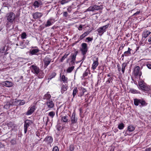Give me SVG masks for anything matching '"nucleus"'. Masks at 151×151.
<instances>
[{
    "mask_svg": "<svg viewBox=\"0 0 151 151\" xmlns=\"http://www.w3.org/2000/svg\"><path fill=\"white\" fill-rule=\"evenodd\" d=\"M80 50L83 55H86L88 51L87 45L86 43H83L82 44L81 48Z\"/></svg>",
    "mask_w": 151,
    "mask_h": 151,
    "instance_id": "10",
    "label": "nucleus"
},
{
    "mask_svg": "<svg viewBox=\"0 0 151 151\" xmlns=\"http://www.w3.org/2000/svg\"><path fill=\"white\" fill-rule=\"evenodd\" d=\"M86 42H89L93 40V38H86Z\"/></svg>",
    "mask_w": 151,
    "mask_h": 151,
    "instance_id": "61",
    "label": "nucleus"
},
{
    "mask_svg": "<svg viewBox=\"0 0 151 151\" xmlns=\"http://www.w3.org/2000/svg\"><path fill=\"white\" fill-rule=\"evenodd\" d=\"M43 61L44 63V67L46 68L51 62V59L49 56H47L43 59Z\"/></svg>",
    "mask_w": 151,
    "mask_h": 151,
    "instance_id": "11",
    "label": "nucleus"
},
{
    "mask_svg": "<svg viewBox=\"0 0 151 151\" xmlns=\"http://www.w3.org/2000/svg\"><path fill=\"white\" fill-rule=\"evenodd\" d=\"M68 16V13L67 12H63V16L64 17L66 18Z\"/></svg>",
    "mask_w": 151,
    "mask_h": 151,
    "instance_id": "54",
    "label": "nucleus"
},
{
    "mask_svg": "<svg viewBox=\"0 0 151 151\" xmlns=\"http://www.w3.org/2000/svg\"><path fill=\"white\" fill-rule=\"evenodd\" d=\"M33 18L35 19H37L40 18L43 15L42 13L36 12L33 13L32 14Z\"/></svg>",
    "mask_w": 151,
    "mask_h": 151,
    "instance_id": "13",
    "label": "nucleus"
},
{
    "mask_svg": "<svg viewBox=\"0 0 151 151\" xmlns=\"http://www.w3.org/2000/svg\"><path fill=\"white\" fill-rule=\"evenodd\" d=\"M124 54L125 56H127V55L131 54L129 52H128L127 51L125 52L124 53Z\"/></svg>",
    "mask_w": 151,
    "mask_h": 151,
    "instance_id": "62",
    "label": "nucleus"
},
{
    "mask_svg": "<svg viewBox=\"0 0 151 151\" xmlns=\"http://www.w3.org/2000/svg\"><path fill=\"white\" fill-rule=\"evenodd\" d=\"M130 131H129L128 129L126 130H124L123 132V133L124 134V136H126L127 135H131Z\"/></svg>",
    "mask_w": 151,
    "mask_h": 151,
    "instance_id": "38",
    "label": "nucleus"
},
{
    "mask_svg": "<svg viewBox=\"0 0 151 151\" xmlns=\"http://www.w3.org/2000/svg\"><path fill=\"white\" fill-rule=\"evenodd\" d=\"M109 25V24L104 26L102 27H99L97 30V32L99 33V35H101L106 31V29H107Z\"/></svg>",
    "mask_w": 151,
    "mask_h": 151,
    "instance_id": "6",
    "label": "nucleus"
},
{
    "mask_svg": "<svg viewBox=\"0 0 151 151\" xmlns=\"http://www.w3.org/2000/svg\"><path fill=\"white\" fill-rule=\"evenodd\" d=\"M115 148V147L114 146H112L110 148L109 151H114Z\"/></svg>",
    "mask_w": 151,
    "mask_h": 151,
    "instance_id": "63",
    "label": "nucleus"
},
{
    "mask_svg": "<svg viewBox=\"0 0 151 151\" xmlns=\"http://www.w3.org/2000/svg\"><path fill=\"white\" fill-rule=\"evenodd\" d=\"M117 67L118 68V70L119 72L121 71V67L120 66V65L119 64L117 65Z\"/></svg>",
    "mask_w": 151,
    "mask_h": 151,
    "instance_id": "60",
    "label": "nucleus"
},
{
    "mask_svg": "<svg viewBox=\"0 0 151 151\" xmlns=\"http://www.w3.org/2000/svg\"><path fill=\"white\" fill-rule=\"evenodd\" d=\"M6 47V45L3 46V47H1L0 49V52L1 53H3L4 52V51L5 50Z\"/></svg>",
    "mask_w": 151,
    "mask_h": 151,
    "instance_id": "52",
    "label": "nucleus"
},
{
    "mask_svg": "<svg viewBox=\"0 0 151 151\" xmlns=\"http://www.w3.org/2000/svg\"><path fill=\"white\" fill-rule=\"evenodd\" d=\"M87 10L88 11H92L93 12L95 11V9H94V6H90Z\"/></svg>",
    "mask_w": 151,
    "mask_h": 151,
    "instance_id": "44",
    "label": "nucleus"
},
{
    "mask_svg": "<svg viewBox=\"0 0 151 151\" xmlns=\"http://www.w3.org/2000/svg\"><path fill=\"white\" fill-rule=\"evenodd\" d=\"M138 84L140 88L142 90L148 91L150 89L148 87L147 85L143 81L138 82Z\"/></svg>",
    "mask_w": 151,
    "mask_h": 151,
    "instance_id": "3",
    "label": "nucleus"
},
{
    "mask_svg": "<svg viewBox=\"0 0 151 151\" xmlns=\"http://www.w3.org/2000/svg\"><path fill=\"white\" fill-rule=\"evenodd\" d=\"M14 124L13 122H9L6 124V125L9 127H12Z\"/></svg>",
    "mask_w": 151,
    "mask_h": 151,
    "instance_id": "47",
    "label": "nucleus"
},
{
    "mask_svg": "<svg viewBox=\"0 0 151 151\" xmlns=\"http://www.w3.org/2000/svg\"><path fill=\"white\" fill-rule=\"evenodd\" d=\"M144 40L145 39L143 40V38H142L141 40L139 42V45H144L145 43V41Z\"/></svg>",
    "mask_w": 151,
    "mask_h": 151,
    "instance_id": "46",
    "label": "nucleus"
},
{
    "mask_svg": "<svg viewBox=\"0 0 151 151\" xmlns=\"http://www.w3.org/2000/svg\"><path fill=\"white\" fill-rule=\"evenodd\" d=\"M70 53H67L66 52L64 56H63L60 59V61L61 62H63V60L67 58V56L69 55Z\"/></svg>",
    "mask_w": 151,
    "mask_h": 151,
    "instance_id": "33",
    "label": "nucleus"
},
{
    "mask_svg": "<svg viewBox=\"0 0 151 151\" xmlns=\"http://www.w3.org/2000/svg\"><path fill=\"white\" fill-rule=\"evenodd\" d=\"M84 25H83L82 24L80 25L79 27H78V29L80 30L81 31L82 30L83 28Z\"/></svg>",
    "mask_w": 151,
    "mask_h": 151,
    "instance_id": "53",
    "label": "nucleus"
},
{
    "mask_svg": "<svg viewBox=\"0 0 151 151\" xmlns=\"http://www.w3.org/2000/svg\"><path fill=\"white\" fill-rule=\"evenodd\" d=\"M76 113L75 112H74L71 116L70 118L71 123L70 125H72L74 124L77 122V118H76Z\"/></svg>",
    "mask_w": 151,
    "mask_h": 151,
    "instance_id": "12",
    "label": "nucleus"
},
{
    "mask_svg": "<svg viewBox=\"0 0 151 151\" xmlns=\"http://www.w3.org/2000/svg\"><path fill=\"white\" fill-rule=\"evenodd\" d=\"M56 127L57 128V129L58 131H60L61 127L60 126V124L59 123L56 126Z\"/></svg>",
    "mask_w": 151,
    "mask_h": 151,
    "instance_id": "56",
    "label": "nucleus"
},
{
    "mask_svg": "<svg viewBox=\"0 0 151 151\" xmlns=\"http://www.w3.org/2000/svg\"><path fill=\"white\" fill-rule=\"evenodd\" d=\"M114 79L113 77L108 78L106 82V84H109L111 83H112V81Z\"/></svg>",
    "mask_w": 151,
    "mask_h": 151,
    "instance_id": "32",
    "label": "nucleus"
},
{
    "mask_svg": "<svg viewBox=\"0 0 151 151\" xmlns=\"http://www.w3.org/2000/svg\"><path fill=\"white\" fill-rule=\"evenodd\" d=\"M78 89L79 92L78 93V96L81 97L84 95V93L86 91V90L84 88L82 87L79 88Z\"/></svg>",
    "mask_w": 151,
    "mask_h": 151,
    "instance_id": "14",
    "label": "nucleus"
},
{
    "mask_svg": "<svg viewBox=\"0 0 151 151\" xmlns=\"http://www.w3.org/2000/svg\"><path fill=\"white\" fill-rule=\"evenodd\" d=\"M35 8H38L40 5V3L37 1H35L33 4Z\"/></svg>",
    "mask_w": 151,
    "mask_h": 151,
    "instance_id": "34",
    "label": "nucleus"
},
{
    "mask_svg": "<svg viewBox=\"0 0 151 151\" xmlns=\"http://www.w3.org/2000/svg\"><path fill=\"white\" fill-rule=\"evenodd\" d=\"M49 93V92H48L45 95L43 98L44 99H46L48 100H50V99L51 97V96L50 94L48 93Z\"/></svg>",
    "mask_w": 151,
    "mask_h": 151,
    "instance_id": "30",
    "label": "nucleus"
},
{
    "mask_svg": "<svg viewBox=\"0 0 151 151\" xmlns=\"http://www.w3.org/2000/svg\"><path fill=\"white\" fill-rule=\"evenodd\" d=\"M28 44H29V41L27 40H23L20 42L19 45L23 47H26V45H28Z\"/></svg>",
    "mask_w": 151,
    "mask_h": 151,
    "instance_id": "19",
    "label": "nucleus"
},
{
    "mask_svg": "<svg viewBox=\"0 0 151 151\" xmlns=\"http://www.w3.org/2000/svg\"><path fill=\"white\" fill-rule=\"evenodd\" d=\"M68 78L67 77H65V76L63 75L61 77V80L63 82L65 83H67L68 82Z\"/></svg>",
    "mask_w": 151,
    "mask_h": 151,
    "instance_id": "35",
    "label": "nucleus"
},
{
    "mask_svg": "<svg viewBox=\"0 0 151 151\" xmlns=\"http://www.w3.org/2000/svg\"><path fill=\"white\" fill-rule=\"evenodd\" d=\"M39 50L37 47H32V49L29 50V53L30 55H38L39 54Z\"/></svg>",
    "mask_w": 151,
    "mask_h": 151,
    "instance_id": "9",
    "label": "nucleus"
},
{
    "mask_svg": "<svg viewBox=\"0 0 151 151\" xmlns=\"http://www.w3.org/2000/svg\"><path fill=\"white\" fill-rule=\"evenodd\" d=\"M151 33V32L149 31H144L142 34V38H146Z\"/></svg>",
    "mask_w": 151,
    "mask_h": 151,
    "instance_id": "25",
    "label": "nucleus"
},
{
    "mask_svg": "<svg viewBox=\"0 0 151 151\" xmlns=\"http://www.w3.org/2000/svg\"><path fill=\"white\" fill-rule=\"evenodd\" d=\"M51 19L48 20L47 22L45 24V27H49L52 24V23L51 22Z\"/></svg>",
    "mask_w": 151,
    "mask_h": 151,
    "instance_id": "39",
    "label": "nucleus"
},
{
    "mask_svg": "<svg viewBox=\"0 0 151 151\" xmlns=\"http://www.w3.org/2000/svg\"><path fill=\"white\" fill-rule=\"evenodd\" d=\"M46 104L48 107L50 109L53 108L54 106V103L51 100H47Z\"/></svg>",
    "mask_w": 151,
    "mask_h": 151,
    "instance_id": "18",
    "label": "nucleus"
},
{
    "mask_svg": "<svg viewBox=\"0 0 151 151\" xmlns=\"http://www.w3.org/2000/svg\"><path fill=\"white\" fill-rule=\"evenodd\" d=\"M55 114V113L53 111H51L49 113L48 115L52 118H53Z\"/></svg>",
    "mask_w": 151,
    "mask_h": 151,
    "instance_id": "50",
    "label": "nucleus"
},
{
    "mask_svg": "<svg viewBox=\"0 0 151 151\" xmlns=\"http://www.w3.org/2000/svg\"><path fill=\"white\" fill-rule=\"evenodd\" d=\"M52 151H59L58 147L57 146L54 147Z\"/></svg>",
    "mask_w": 151,
    "mask_h": 151,
    "instance_id": "57",
    "label": "nucleus"
},
{
    "mask_svg": "<svg viewBox=\"0 0 151 151\" xmlns=\"http://www.w3.org/2000/svg\"><path fill=\"white\" fill-rule=\"evenodd\" d=\"M20 101V100H18L17 99H15V101H12V102H13V106L14 105L16 106H18L19 104L18 103Z\"/></svg>",
    "mask_w": 151,
    "mask_h": 151,
    "instance_id": "45",
    "label": "nucleus"
},
{
    "mask_svg": "<svg viewBox=\"0 0 151 151\" xmlns=\"http://www.w3.org/2000/svg\"><path fill=\"white\" fill-rule=\"evenodd\" d=\"M16 16L13 12H10L6 14L5 18L6 19V25L7 27H9V24H13L16 22Z\"/></svg>",
    "mask_w": 151,
    "mask_h": 151,
    "instance_id": "1",
    "label": "nucleus"
},
{
    "mask_svg": "<svg viewBox=\"0 0 151 151\" xmlns=\"http://www.w3.org/2000/svg\"><path fill=\"white\" fill-rule=\"evenodd\" d=\"M127 63H124L122 65V68L121 69L123 73H124L125 72V68L127 66Z\"/></svg>",
    "mask_w": 151,
    "mask_h": 151,
    "instance_id": "31",
    "label": "nucleus"
},
{
    "mask_svg": "<svg viewBox=\"0 0 151 151\" xmlns=\"http://www.w3.org/2000/svg\"><path fill=\"white\" fill-rule=\"evenodd\" d=\"M2 85L7 87H11L13 86V84L12 82L6 81L2 83Z\"/></svg>",
    "mask_w": 151,
    "mask_h": 151,
    "instance_id": "20",
    "label": "nucleus"
},
{
    "mask_svg": "<svg viewBox=\"0 0 151 151\" xmlns=\"http://www.w3.org/2000/svg\"><path fill=\"white\" fill-rule=\"evenodd\" d=\"M30 68L31 72L36 75L38 74L40 70L39 68L35 65H31Z\"/></svg>",
    "mask_w": 151,
    "mask_h": 151,
    "instance_id": "8",
    "label": "nucleus"
},
{
    "mask_svg": "<svg viewBox=\"0 0 151 151\" xmlns=\"http://www.w3.org/2000/svg\"><path fill=\"white\" fill-rule=\"evenodd\" d=\"M78 88L77 87H74L73 91V92L72 93V95L73 96V98L72 99H73V98H74L75 96L76 95L77 93L78 94Z\"/></svg>",
    "mask_w": 151,
    "mask_h": 151,
    "instance_id": "26",
    "label": "nucleus"
},
{
    "mask_svg": "<svg viewBox=\"0 0 151 151\" xmlns=\"http://www.w3.org/2000/svg\"><path fill=\"white\" fill-rule=\"evenodd\" d=\"M35 107L36 106H33L30 108L29 107V109L26 113V115H29L32 114L35 111Z\"/></svg>",
    "mask_w": 151,
    "mask_h": 151,
    "instance_id": "15",
    "label": "nucleus"
},
{
    "mask_svg": "<svg viewBox=\"0 0 151 151\" xmlns=\"http://www.w3.org/2000/svg\"><path fill=\"white\" fill-rule=\"evenodd\" d=\"M56 75V73L55 72H53L49 76L48 78V80H49L48 82L49 83V81L52 79V78H54Z\"/></svg>",
    "mask_w": 151,
    "mask_h": 151,
    "instance_id": "28",
    "label": "nucleus"
},
{
    "mask_svg": "<svg viewBox=\"0 0 151 151\" xmlns=\"http://www.w3.org/2000/svg\"><path fill=\"white\" fill-rule=\"evenodd\" d=\"M68 89V86L66 84L63 85L61 88V92L62 94L64 93L65 91H67Z\"/></svg>",
    "mask_w": 151,
    "mask_h": 151,
    "instance_id": "23",
    "label": "nucleus"
},
{
    "mask_svg": "<svg viewBox=\"0 0 151 151\" xmlns=\"http://www.w3.org/2000/svg\"><path fill=\"white\" fill-rule=\"evenodd\" d=\"M134 103L135 105L136 106H137L140 104L141 105H139L140 106H146L147 104L145 100L137 99H134Z\"/></svg>",
    "mask_w": 151,
    "mask_h": 151,
    "instance_id": "4",
    "label": "nucleus"
},
{
    "mask_svg": "<svg viewBox=\"0 0 151 151\" xmlns=\"http://www.w3.org/2000/svg\"><path fill=\"white\" fill-rule=\"evenodd\" d=\"M89 71V70L87 69L83 73L82 76V78H84L85 77L87 76L88 75V72Z\"/></svg>",
    "mask_w": 151,
    "mask_h": 151,
    "instance_id": "42",
    "label": "nucleus"
},
{
    "mask_svg": "<svg viewBox=\"0 0 151 151\" xmlns=\"http://www.w3.org/2000/svg\"><path fill=\"white\" fill-rule=\"evenodd\" d=\"M124 127V124L122 123L118 125V128L119 129H122Z\"/></svg>",
    "mask_w": 151,
    "mask_h": 151,
    "instance_id": "43",
    "label": "nucleus"
},
{
    "mask_svg": "<svg viewBox=\"0 0 151 151\" xmlns=\"http://www.w3.org/2000/svg\"><path fill=\"white\" fill-rule=\"evenodd\" d=\"M9 38H8V39H7L6 38V39L5 40V41H6V42H7V43L8 44L9 42H8V41H9V43L10 44H14V42H12V41H10V40H9Z\"/></svg>",
    "mask_w": 151,
    "mask_h": 151,
    "instance_id": "58",
    "label": "nucleus"
},
{
    "mask_svg": "<svg viewBox=\"0 0 151 151\" xmlns=\"http://www.w3.org/2000/svg\"><path fill=\"white\" fill-rule=\"evenodd\" d=\"M13 102H12V101H10L7 102L6 104L4 106V108L6 109H8L10 108L11 106H13Z\"/></svg>",
    "mask_w": 151,
    "mask_h": 151,
    "instance_id": "22",
    "label": "nucleus"
},
{
    "mask_svg": "<svg viewBox=\"0 0 151 151\" xmlns=\"http://www.w3.org/2000/svg\"><path fill=\"white\" fill-rule=\"evenodd\" d=\"M130 92H131V93H138V92L136 90L133 89H130Z\"/></svg>",
    "mask_w": 151,
    "mask_h": 151,
    "instance_id": "48",
    "label": "nucleus"
},
{
    "mask_svg": "<svg viewBox=\"0 0 151 151\" xmlns=\"http://www.w3.org/2000/svg\"><path fill=\"white\" fill-rule=\"evenodd\" d=\"M95 11L99 10L101 9V6H98L97 5H93Z\"/></svg>",
    "mask_w": 151,
    "mask_h": 151,
    "instance_id": "41",
    "label": "nucleus"
},
{
    "mask_svg": "<svg viewBox=\"0 0 151 151\" xmlns=\"http://www.w3.org/2000/svg\"><path fill=\"white\" fill-rule=\"evenodd\" d=\"M36 75L38 76V78H42L44 77V73L42 70H40L38 74Z\"/></svg>",
    "mask_w": 151,
    "mask_h": 151,
    "instance_id": "27",
    "label": "nucleus"
},
{
    "mask_svg": "<svg viewBox=\"0 0 151 151\" xmlns=\"http://www.w3.org/2000/svg\"><path fill=\"white\" fill-rule=\"evenodd\" d=\"M91 30H92L91 29H89L88 30L82 34L81 35L80 38H84L86 36L88 35Z\"/></svg>",
    "mask_w": 151,
    "mask_h": 151,
    "instance_id": "29",
    "label": "nucleus"
},
{
    "mask_svg": "<svg viewBox=\"0 0 151 151\" xmlns=\"http://www.w3.org/2000/svg\"><path fill=\"white\" fill-rule=\"evenodd\" d=\"M27 36V34L25 32H23L21 34V38H26Z\"/></svg>",
    "mask_w": 151,
    "mask_h": 151,
    "instance_id": "55",
    "label": "nucleus"
},
{
    "mask_svg": "<svg viewBox=\"0 0 151 151\" xmlns=\"http://www.w3.org/2000/svg\"><path fill=\"white\" fill-rule=\"evenodd\" d=\"M25 103V101L24 100H20L19 105H22L24 104Z\"/></svg>",
    "mask_w": 151,
    "mask_h": 151,
    "instance_id": "51",
    "label": "nucleus"
},
{
    "mask_svg": "<svg viewBox=\"0 0 151 151\" xmlns=\"http://www.w3.org/2000/svg\"><path fill=\"white\" fill-rule=\"evenodd\" d=\"M17 137L15 138H13L10 141L11 145H15L17 143Z\"/></svg>",
    "mask_w": 151,
    "mask_h": 151,
    "instance_id": "24",
    "label": "nucleus"
},
{
    "mask_svg": "<svg viewBox=\"0 0 151 151\" xmlns=\"http://www.w3.org/2000/svg\"><path fill=\"white\" fill-rule=\"evenodd\" d=\"M71 0H61L60 1V2L62 5H64L69 2Z\"/></svg>",
    "mask_w": 151,
    "mask_h": 151,
    "instance_id": "37",
    "label": "nucleus"
},
{
    "mask_svg": "<svg viewBox=\"0 0 151 151\" xmlns=\"http://www.w3.org/2000/svg\"><path fill=\"white\" fill-rule=\"evenodd\" d=\"M98 64V58H96V60L93 61V63L92 65V68L93 70H95L96 69Z\"/></svg>",
    "mask_w": 151,
    "mask_h": 151,
    "instance_id": "21",
    "label": "nucleus"
},
{
    "mask_svg": "<svg viewBox=\"0 0 151 151\" xmlns=\"http://www.w3.org/2000/svg\"><path fill=\"white\" fill-rule=\"evenodd\" d=\"M53 138L51 136H47L44 139V141L48 144H50L53 142Z\"/></svg>",
    "mask_w": 151,
    "mask_h": 151,
    "instance_id": "17",
    "label": "nucleus"
},
{
    "mask_svg": "<svg viewBox=\"0 0 151 151\" xmlns=\"http://www.w3.org/2000/svg\"><path fill=\"white\" fill-rule=\"evenodd\" d=\"M75 147L73 145H70L69 146V150L70 151H73L75 149Z\"/></svg>",
    "mask_w": 151,
    "mask_h": 151,
    "instance_id": "49",
    "label": "nucleus"
},
{
    "mask_svg": "<svg viewBox=\"0 0 151 151\" xmlns=\"http://www.w3.org/2000/svg\"><path fill=\"white\" fill-rule=\"evenodd\" d=\"M125 45V44L124 45L123 44H121V46L119 48V50H122L123 49V48Z\"/></svg>",
    "mask_w": 151,
    "mask_h": 151,
    "instance_id": "59",
    "label": "nucleus"
},
{
    "mask_svg": "<svg viewBox=\"0 0 151 151\" xmlns=\"http://www.w3.org/2000/svg\"><path fill=\"white\" fill-rule=\"evenodd\" d=\"M147 66L148 68L151 69V64H147Z\"/></svg>",
    "mask_w": 151,
    "mask_h": 151,
    "instance_id": "64",
    "label": "nucleus"
},
{
    "mask_svg": "<svg viewBox=\"0 0 151 151\" xmlns=\"http://www.w3.org/2000/svg\"><path fill=\"white\" fill-rule=\"evenodd\" d=\"M33 123V122L31 120L27 119L24 121V133L26 134L27 131L28 127Z\"/></svg>",
    "mask_w": 151,
    "mask_h": 151,
    "instance_id": "5",
    "label": "nucleus"
},
{
    "mask_svg": "<svg viewBox=\"0 0 151 151\" xmlns=\"http://www.w3.org/2000/svg\"><path fill=\"white\" fill-rule=\"evenodd\" d=\"M135 129L134 127L132 125L129 126L127 128V129L130 132L133 131Z\"/></svg>",
    "mask_w": 151,
    "mask_h": 151,
    "instance_id": "40",
    "label": "nucleus"
},
{
    "mask_svg": "<svg viewBox=\"0 0 151 151\" xmlns=\"http://www.w3.org/2000/svg\"><path fill=\"white\" fill-rule=\"evenodd\" d=\"M134 75L135 77H140L142 74L141 71H140V67L137 66L135 67L133 70Z\"/></svg>",
    "mask_w": 151,
    "mask_h": 151,
    "instance_id": "7",
    "label": "nucleus"
},
{
    "mask_svg": "<svg viewBox=\"0 0 151 151\" xmlns=\"http://www.w3.org/2000/svg\"><path fill=\"white\" fill-rule=\"evenodd\" d=\"M60 117L61 118V121L63 122L67 123L70 121L68 116L67 115L65 116H61Z\"/></svg>",
    "mask_w": 151,
    "mask_h": 151,
    "instance_id": "16",
    "label": "nucleus"
},
{
    "mask_svg": "<svg viewBox=\"0 0 151 151\" xmlns=\"http://www.w3.org/2000/svg\"><path fill=\"white\" fill-rule=\"evenodd\" d=\"M74 66H72L71 67H68L67 70V72L68 73H71L74 69Z\"/></svg>",
    "mask_w": 151,
    "mask_h": 151,
    "instance_id": "36",
    "label": "nucleus"
},
{
    "mask_svg": "<svg viewBox=\"0 0 151 151\" xmlns=\"http://www.w3.org/2000/svg\"><path fill=\"white\" fill-rule=\"evenodd\" d=\"M72 52L70 56V58L67 59V62L68 63L70 60V63L69 64V65L73 66L75 64L76 56L78 53V50L74 49Z\"/></svg>",
    "mask_w": 151,
    "mask_h": 151,
    "instance_id": "2",
    "label": "nucleus"
}]
</instances>
